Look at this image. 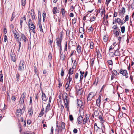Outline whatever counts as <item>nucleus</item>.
Listing matches in <instances>:
<instances>
[{
    "mask_svg": "<svg viewBox=\"0 0 134 134\" xmlns=\"http://www.w3.org/2000/svg\"><path fill=\"white\" fill-rule=\"evenodd\" d=\"M62 97L63 99L64 100L65 107L67 109V111H69V99L68 94L66 93H64L62 94Z\"/></svg>",
    "mask_w": 134,
    "mask_h": 134,
    "instance_id": "f257e3e1",
    "label": "nucleus"
},
{
    "mask_svg": "<svg viewBox=\"0 0 134 134\" xmlns=\"http://www.w3.org/2000/svg\"><path fill=\"white\" fill-rule=\"evenodd\" d=\"M25 96L26 93L23 92L21 94L20 99L19 102L20 105H23Z\"/></svg>",
    "mask_w": 134,
    "mask_h": 134,
    "instance_id": "f03ea898",
    "label": "nucleus"
},
{
    "mask_svg": "<svg viewBox=\"0 0 134 134\" xmlns=\"http://www.w3.org/2000/svg\"><path fill=\"white\" fill-rule=\"evenodd\" d=\"M62 41V39L60 38H59L58 39H56L57 45L58 47L60 48L59 50L60 53H61L62 52V45L61 44Z\"/></svg>",
    "mask_w": 134,
    "mask_h": 134,
    "instance_id": "7ed1b4c3",
    "label": "nucleus"
},
{
    "mask_svg": "<svg viewBox=\"0 0 134 134\" xmlns=\"http://www.w3.org/2000/svg\"><path fill=\"white\" fill-rule=\"evenodd\" d=\"M126 12L125 8L124 7L121 8V10L119 11V15L121 18L124 16V14Z\"/></svg>",
    "mask_w": 134,
    "mask_h": 134,
    "instance_id": "20e7f679",
    "label": "nucleus"
},
{
    "mask_svg": "<svg viewBox=\"0 0 134 134\" xmlns=\"http://www.w3.org/2000/svg\"><path fill=\"white\" fill-rule=\"evenodd\" d=\"M25 62L23 60H21L19 64V70L20 71H23L24 69Z\"/></svg>",
    "mask_w": 134,
    "mask_h": 134,
    "instance_id": "39448f33",
    "label": "nucleus"
},
{
    "mask_svg": "<svg viewBox=\"0 0 134 134\" xmlns=\"http://www.w3.org/2000/svg\"><path fill=\"white\" fill-rule=\"evenodd\" d=\"M102 97H103L102 95V94H100L98 99L96 100V105L99 107L100 105L101 100Z\"/></svg>",
    "mask_w": 134,
    "mask_h": 134,
    "instance_id": "423d86ee",
    "label": "nucleus"
},
{
    "mask_svg": "<svg viewBox=\"0 0 134 134\" xmlns=\"http://www.w3.org/2000/svg\"><path fill=\"white\" fill-rule=\"evenodd\" d=\"M95 96V94L93 92L90 93L87 96V100L88 101L91 100L92 98Z\"/></svg>",
    "mask_w": 134,
    "mask_h": 134,
    "instance_id": "0eeeda50",
    "label": "nucleus"
},
{
    "mask_svg": "<svg viewBox=\"0 0 134 134\" xmlns=\"http://www.w3.org/2000/svg\"><path fill=\"white\" fill-rule=\"evenodd\" d=\"M120 74H122L123 76H125L126 78L128 77V73L126 70H123L122 69H121L120 70Z\"/></svg>",
    "mask_w": 134,
    "mask_h": 134,
    "instance_id": "6e6552de",
    "label": "nucleus"
},
{
    "mask_svg": "<svg viewBox=\"0 0 134 134\" xmlns=\"http://www.w3.org/2000/svg\"><path fill=\"white\" fill-rule=\"evenodd\" d=\"M20 37L21 38V39L24 41V42L26 43V42L27 40V39L24 34L21 33Z\"/></svg>",
    "mask_w": 134,
    "mask_h": 134,
    "instance_id": "1a4fd4ad",
    "label": "nucleus"
},
{
    "mask_svg": "<svg viewBox=\"0 0 134 134\" xmlns=\"http://www.w3.org/2000/svg\"><path fill=\"white\" fill-rule=\"evenodd\" d=\"M22 114V110L20 109H17L16 112V115L18 116H20Z\"/></svg>",
    "mask_w": 134,
    "mask_h": 134,
    "instance_id": "9d476101",
    "label": "nucleus"
},
{
    "mask_svg": "<svg viewBox=\"0 0 134 134\" xmlns=\"http://www.w3.org/2000/svg\"><path fill=\"white\" fill-rule=\"evenodd\" d=\"M29 28L30 30H32V31L34 34L35 33V27L33 23L31 24L30 27Z\"/></svg>",
    "mask_w": 134,
    "mask_h": 134,
    "instance_id": "9b49d317",
    "label": "nucleus"
},
{
    "mask_svg": "<svg viewBox=\"0 0 134 134\" xmlns=\"http://www.w3.org/2000/svg\"><path fill=\"white\" fill-rule=\"evenodd\" d=\"M24 20L25 22L26 21V18L25 15H24V16L23 17L21 18L20 19V25L21 26V27H22V23H23Z\"/></svg>",
    "mask_w": 134,
    "mask_h": 134,
    "instance_id": "f8f14e48",
    "label": "nucleus"
},
{
    "mask_svg": "<svg viewBox=\"0 0 134 134\" xmlns=\"http://www.w3.org/2000/svg\"><path fill=\"white\" fill-rule=\"evenodd\" d=\"M83 119L82 116H79L77 119V122L78 124H81L82 122Z\"/></svg>",
    "mask_w": 134,
    "mask_h": 134,
    "instance_id": "ddd939ff",
    "label": "nucleus"
},
{
    "mask_svg": "<svg viewBox=\"0 0 134 134\" xmlns=\"http://www.w3.org/2000/svg\"><path fill=\"white\" fill-rule=\"evenodd\" d=\"M31 11L32 12V13H31V17L32 20L34 21L35 20V13H34V10L33 9L31 10Z\"/></svg>",
    "mask_w": 134,
    "mask_h": 134,
    "instance_id": "4468645a",
    "label": "nucleus"
},
{
    "mask_svg": "<svg viewBox=\"0 0 134 134\" xmlns=\"http://www.w3.org/2000/svg\"><path fill=\"white\" fill-rule=\"evenodd\" d=\"M12 30L13 32L15 38L19 36V33L16 30L14 29L13 30V29Z\"/></svg>",
    "mask_w": 134,
    "mask_h": 134,
    "instance_id": "2eb2a0df",
    "label": "nucleus"
},
{
    "mask_svg": "<svg viewBox=\"0 0 134 134\" xmlns=\"http://www.w3.org/2000/svg\"><path fill=\"white\" fill-rule=\"evenodd\" d=\"M77 105L79 107H81L83 105V103L81 100L79 99L77 100Z\"/></svg>",
    "mask_w": 134,
    "mask_h": 134,
    "instance_id": "dca6fc26",
    "label": "nucleus"
},
{
    "mask_svg": "<svg viewBox=\"0 0 134 134\" xmlns=\"http://www.w3.org/2000/svg\"><path fill=\"white\" fill-rule=\"evenodd\" d=\"M42 100L44 101H46L47 100L45 94L43 92H42Z\"/></svg>",
    "mask_w": 134,
    "mask_h": 134,
    "instance_id": "f3484780",
    "label": "nucleus"
},
{
    "mask_svg": "<svg viewBox=\"0 0 134 134\" xmlns=\"http://www.w3.org/2000/svg\"><path fill=\"white\" fill-rule=\"evenodd\" d=\"M61 12L62 14V15L63 17L65 16V13L66 12L65 11V10L63 8L61 9Z\"/></svg>",
    "mask_w": 134,
    "mask_h": 134,
    "instance_id": "a211bd4d",
    "label": "nucleus"
},
{
    "mask_svg": "<svg viewBox=\"0 0 134 134\" xmlns=\"http://www.w3.org/2000/svg\"><path fill=\"white\" fill-rule=\"evenodd\" d=\"M115 22L119 24H120L121 23V20L119 18H118L116 19H115Z\"/></svg>",
    "mask_w": 134,
    "mask_h": 134,
    "instance_id": "6ab92c4d",
    "label": "nucleus"
},
{
    "mask_svg": "<svg viewBox=\"0 0 134 134\" xmlns=\"http://www.w3.org/2000/svg\"><path fill=\"white\" fill-rule=\"evenodd\" d=\"M28 113L30 116H32V115L33 113V110L32 107L29 109Z\"/></svg>",
    "mask_w": 134,
    "mask_h": 134,
    "instance_id": "aec40b11",
    "label": "nucleus"
},
{
    "mask_svg": "<svg viewBox=\"0 0 134 134\" xmlns=\"http://www.w3.org/2000/svg\"><path fill=\"white\" fill-rule=\"evenodd\" d=\"M77 51L78 53H80L81 52V47L79 44H78L77 48Z\"/></svg>",
    "mask_w": 134,
    "mask_h": 134,
    "instance_id": "412c9836",
    "label": "nucleus"
},
{
    "mask_svg": "<svg viewBox=\"0 0 134 134\" xmlns=\"http://www.w3.org/2000/svg\"><path fill=\"white\" fill-rule=\"evenodd\" d=\"M74 69L70 68L68 70V74L70 75H71L73 73Z\"/></svg>",
    "mask_w": 134,
    "mask_h": 134,
    "instance_id": "4be33fe9",
    "label": "nucleus"
},
{
    "mask_svg": "<svg viewBox=\"0 0 134 134\" xmlns=\"http://www.w3.org/2000/svg\"><path fill=\"white\" fill-rule=\"evenodd\" d=\"M69 84L70 83H69L68 81H67L65 86V87L67 91H69L70 89V88L69 87Z\"/></svg>",
    "mask_w": 134,
    "mask_h": 134,
    "instance_id": "5701e85b",
    "label": "nucleus"
},
{
    "mask_svg": "<svg viewBox=\"0 0 134 134\" xmlns=\"http://www.w3.org/2000/svg\"><path fill=\"white\" fill-rule=\"evenodd\" d=\"M58 10L57 9V8L56 7H54L53 9V12L54 14H55L58 13Z\"/></svg>",
    "mask_w": 134,
    "mask_h": 134,
    "instance_id": "b1692460",
    "label": "nucleus"
},
{
    "mask_svg": "<svg viewBox=\"0 0 134 134\" xmlns=\"http://www.w3.org/2000/svg\"><path fill=\"white\" fill-rule=\"evenodd\" d=\"M85 118H84L83 119V124H86L87 121L89 119V118L88 117V116L87 115L86 116Z\"/></svg>",
    "mask_w": 134,
    "mask_h": 134,
    "instance_id": "393cba45",
    "label": "nucleus"
},
{
    "mask_svg": "<svg viewBox=\"0 0 134 134\" xmlns=\"http://www.w3.org/2000/svg\"><path fill=\"white\" fill-rule=\"evenodd\" d=\"M101 129L102 132L103 133H104L105 131V127L104 125L102 123V124Z\"/></svg>",
    "mask_w": 134,
    "mask_h": 134,
    "instance_id": "a878e982",
    "label": "nucleus"
},
{
    "mask_svg": "<svg viewBox=\"0 0 134 134\" xmlns=\"http://www.w3.org/2000/svg\"><path fill=\"white\" fill-rule=\"evenodd\" d=\"M40 12H38V23H41V13H40V14H39V13Z\"/></svg>",
    "mask_w": 134,
    "mask_h": 134,
    "instance_id": "bb28decb",
    "label": "nucleus"
},
{
    "mask_svg": "<svg viewBox=\"0 0 134 134\" xmlns=\"http://www.w3.org/2000/svg\"><path fill=\"white\" fill-rule=\"evenodd\" d=\"M95 58H92L91 59L90 63L92 66H93L94 63Z\"/></svg>",
    "mask_w": 134,
    "mask_h": 134,
    "instance_id": "cd10ccee",
    "label": "nucleus"
},
{
    "mask_svg": "<svg viewBox=\"0 0 134 134\" xmlns=\"http://www.w3.org/2000/svg\"><path fill=\"white\" fill-rule=\"evenodd\" d=\"M26 3V0H21V5L23 7H24Z\"/></svg>",
    "mask_w": 134,
    "mask_h": 134,
    "instance_id": "c85d7f7f",
    "label": "nucleus"
},
{
    "mask_svg": "<svg viewBox=\"0 0 134 134\" xmlns=\"http://www.w3.org/2000/svg\"><path fill=\"white\" fill-rule=\"evenodd\" d=\"M16 78L17 81H19L20 78V75L18 72L16 74Z\"/></svg>",
    "mask_w": 134,
    "mask_h": 134,
    "instance_id": "c756f323",
    "label": "nucleus"
},
{
    "mask_svg": "<svg viewBox=\"0 0 134 134\" xmlns=\"http://www.w3.org/2000/svg\"><path fill=\"white\" fill-rule=\"evenodd\" d=\"M42 16L43 18V21L44 22L46 18V13L44 11L43 12Z\"/></svg>",
    "mask_w": 134,
    "mask_h": 134,
    "instance_id": "7c9ffc66",
    "label": "nucleus"
},
{
    "mask_svg": "<svg viewBox=\"0 0 134 134\" xmlns=\"http://www.w3.org/2000/svg\"><path fill=\"white\" fill-rule=\"evenodd\" d=\"M118 30L119 31V32L118 31L116 30L115 34V37H118L119 35V33H121L120 32V29H118Z\"/></svg>",
    "mask_w": 134,
    "mask_h": 134,
    "instance_id": "2f4dec72",
    "label": "nucleus"
},
{
    "mask_svg": "<svg viewBox=\"0 0 134 134\" xmlns=\"http://www.w3.org/2000/svg\"><path fill=\"white\" fill-rule=\"evenodd\" d=\"M121 31L122 33H124L125 31V27L124 26L121 27Z\"/></svg>",
    "mask_w": 134,
    "mask_h": 134,
    "instance_id": "473e14b6",
    "label": "nucleus"
},
{
    "mask_svg": "<svg viewBox=\"0 0 134 134\" xmlns=\"http://www.w3.org/2000/svg\"><path fill=\"white\" fill-rule=\"evenodd\" d=\"M65 123L63 122H62L61 127L63 130L65 128Z\"/></svg>",
    "mask_w": 134,
    "mask_h": 134,
    "instance_id": "72a5a7b5",
    "label": "nucleus"
},
{
    "mask_svg": "<svg viewBox=\"0 0 134 134\" xmlns=\"http://www.w3.org/2000/svg\"><path fill=\"white\" fill-rule=\"evenodd\" d=\"M38 24L39 28L40 29V31L43 32V30L42 27V25H41V23H39Z\"/></svg>",
    "mask_w": 134,
    "mask_h": 134,
    "instance_id": "f704fd0d",
    "label": "nucleus"
},
{
    "mask_svg": "<svg viewBox=\"0 0 134 134\" xmlns=\"http://www.w3.org/2000/svg\"><path fill=\"white\" fill-rule=\"evenodd\" d=\"M84 29L82 27H80L79 29V31L80 33H82L83 32H84Z\"/></svg>",
    "mask_w": 134,
    "mask_h": 134,
    "instance_id": "c9c22d12",
    "label": "nucleus"
},
{
    "mask_svg": "<svg viewBox=\"0 0 134 134\" xmlns=\"http://www.w3.org/2000/svg\"><path fill=\"white\" fill-rule=\"evenodd\" d=\"M15 17V12H14L12 14V17L10 19V21H12Z\"/></svg>",
    "mask_w": 134,
    "mask_h": 134,
    "instance_id": "e433bc0d",
    "label": "nucleus"
},
{
    "mask_svg": "<svg viewBox=\"0 0 134 134\" xmlns=\"http://www.w3.org/2000/svg\"><path fill=\"white\" fill-rule=\"evenodd\" d=\"M112 73L113 75V74L114 75L116 76L118 74V72L116 70H113L112 71Z\"/></svg>",
    "mask_w": 134,
    "mask_h": 134,
    "instance_id": "4c0bfd02",
    "label": "nucleus"
},
{
    "mask_svg": "<svg viewBox=\"0 0 134 134\" xmlns=\"http://www.w3.org/2000/svg\"><path fill=\"white\" fill-rule=\"evenodd\" d=\"M94 43L93 42H91L90 43V48L91 49H93V48Z\"/></svg>",
    "mask_w": 134,
    "mask_h": 134,
    "instance_id": "58836bf2",
    "label": "nucleus"
},
{
    "mask_svg": "<svg viewBox=\"0 0 134 134\" xmlns=\"http://www.w3.org/2000/svg\"><path fill=\"white\" fill-rule=\"evenodd\" d=\"M64 70L62 68V69L61 71L60 74V75L62 77H63L64 76Z\"/></svg>",
    "mask_w": 134,
    "mask_h": 134,
    "instance_id": "ea45409f",
    "label": "nucleus"
},
{
    "mask_svg": "<svg viewBox=\"0 0 134 134\" xmlns=\"http://www.w3.org/2000/svg\"><path fill=\"white\" fill-rule=\"evenodd\" d=\"M103 39L104 41L105 42H106L108 40V38L106 36L104 35V36L103 38Z\"/></svg>",
    "mask_w": 134,
    "mask_h": 134,
    "instance_id": "a19ab883",
    "label": "nucleus"
},
{
    "mask_svg": "<svg viewBox=\"0 0 134 134\" xmlns=\"http://www.w3.org/2000/svg\"><path fill=\"white\" fill-rule=\"evenodd\" d=\"M3 77L2 73L0 74V81L1 82H3Z\"/></svg>",
    "mask_w": 134,
    "mask_h": 134,
    "instance_id": "79ce46f5",
    "label": "nucleus"
},
{
    "mask_svg": "<svg viewBox=\"0 0 134 134\" xmlns=\"http://www.w3.org/2000/svg\"><path fill=\"white\" fill-rule=\"evenodd\" d=\"M11 57V60L13 61V62H15L16 61L15 59V56H11V57Z\"/></svg>",
    "mask_w": 134,
    "mask_h": 134,
    "instance_id": "37998d69",
    "label": "nucleus"
},
{
    "mask_svg": "<svg viewBox=\"0 0 134 134\" xmlns=\"http://www.w3.org/2000/svg\"><path fill=\"white\" fill-rule=\"evenodd\" d=\"M33 23L31 19H30L28 22V26L29 27H30V25L31 24Z\"/></svg>",
    "mask_w": 134,
    "mask_h": 134,
    "instance_id": "c03bdc74",
    "label": "nucleus"
},
{
    "mask_svg": "<svg viewBox=\"0 0 134 134\" xmlns=\"http://www.w3.org/2000/svg\"><path fill=\"white\" fill-rule=\"evenodd\" d=\"M44 108H43V107H42V109H41V111L40 113L41 114L43 115L44 113Z\"/></svg>",
    "mask_w": 134,
    "mask_h": 134,
    "instance_id": "a18cd8bd",
    "label": "nucleus"
},
{
    "mask_svg": "<svg viewBox=\"0 0 134 134\" xmlns=\"http://www.w3.org/2000/svg\"><path fill=\"white\" fill-rule=\"evenodd\" d=\"M65 58V55H62L61 54V56H60V58L62 60H64Z\"/></svg>",
    "mask_w": 134,
    "mask_h": 134,
    "instance_id": "49530a36",
    "label": "nucleus"
},
{
    "mask_svg": "<svg viewBox=\"0 0 134 134\" xmlns=\"http://www.w3.org/2000/svg\"><path fill=\"white\" fill-rule=\"evenodd\" d=\"M93 29L92 26L90 27L88 30V32H90L93 31Z\"/></svg>",
    "mask_w": 134,
    "mask_h": 134,
    "instance_id": "de8ad7c7",
    "label": "nucleus"
},
{
    "mask_svg": "<svg viewBox=\"0 0 134 134\" xmlns=\"http://www.w3.org/2000/svg\"><path fill=\"white\" fill-rule=\"evenodd\" d=\"M69 119L70 121H72L74 120L73 118L72 115H69Z\"/></svg>",
    "mask_w": 134,
    "mask_h": 134,
    "instance_id": "09e8293b",
    "label": "nucleus"
},
{
    "mask_svg": "<svg viewBox=\"0 0 134 134\" xmlns=\"http://www.w3.org/2000/svg\"><path fill=\"white\" fill-rule=\"evenodd\" d=\"M96 19V17L94 16H93L92 18H91L90 19V22H92L95 20Z\"/></svg>",
    "mask_w": 134,
    "mask_h": 134,
    "instance_id": "8fccbe9b",
    "label": "nucleus"
},
{
    "mask_svg": "<svg viewBox=\"0 0 134 134\" xmlns=\"http://www.w3.org/2000/svg\"><path fill=\"white\" fill-rule=\"evenodd\" d=\"M18 43H19V49L18 51L19 52L20 51V48L21 46V43L20 42H18Z\"/></svg>",
    "mask_w": 134,
    "mask_h": 134,
    "instance_id": "3c124183",
    "label": "nucleus"
},
{
    "mask_svg": "<svg viewBox=\"0 0 134 134\" xmlns=\"http://www.w3.org/2000/svg\"><path fill=\"white\" fill-rule=\"evenodd\" d=\"M24 134H34V133L31 132H26L24 133Z\"/></svg>",
    "mask_w": 134,
    "mask_h": 134,
    "instance_id": "603ef678",
    "label": "nucleus"
},
{
    "mask_svg": "<svg viewBox=\"0 0 134 134\" xmlns=\"http://www.w3.org/2000/svg\"><path fill=\"white\" fill-rule=\"evenodd\" d=\"M111 0H106L105 4L107 5V7L108 6V4Z\"/></svg>",
    "mask_w": 134,
    "mask_h": 134,
    "instance_id": "864d4df0",
    "label": "nucleus"
},
{
    "mask_svg": "<svg viewBox=\"0 0 134 134\" xmlns=\"http://www.w3.org/2000/svg\"><path fill=\"white\" fill-rule=\"evenodd\" d=\"M76 19L75 18H74L72 20V23H73L74 24H75L76 23Z\"/></svg>",
    "mask_w": 134,
    "mask_h": 134,
    "instance_id": "5fc2aeb1",
    "label": "nucleus"
},
{
    "mask_svg": "<svg viewBox=\"0 0 134 134\" xmlns=\"http://www.w3.org/2000/svg\"><path fill=\"white\" fill-rule=\"evenodd\" d=\"M7 37L6 35H4V41L5 42H6L7 41Z\"/></svg>",
    "mask_w": 134,
    "mask_h": 134,
    "instance_id": "6e6d98bb",
    "label": "nucleus"
},
{
    "mask_svg": "<svg viewBox=\"0 0 134 134\" xmlns=\"http://www.w3.org/2000/svg\"><path fill=\"white\" fill-rule=\"evenodd\" d=\"M118 28V27L117 25H114L112 27V28L114 29L115 30Z\"/></svg>",
    "mask_w": 134,
    "mask_h": 134,
    "instance_id": "4d7b16f0",
    "label": "nucleus"
},
{
    "mask_svg": "<svg viewBox=\"0 0 134 134\" xmlns=\"http://www.w3.org/2000/svg\"><path fill=\"white\" fill-rule=\"evenodd\" d=\"M108 64L110 65H112L113 64V62L111 60L108 61Z\"/></svg>",
    "mask_w": 134,
    "mask_h": 134,
    "instance_id": "13d9d810",
    "label": "nucleus"
},
{
    "mask_svg": "<svg viewBox=\"0 0 134 134\" xmlns=\"http://www.w3.org/2000/svg\"><path fill=\"white\" fill-rule=\"evenodd\" d=\"M126 21H127L126 20H124V19H123L122 20H121V25H122L124 23H125Z\"/></svg>",
    "mask_w": 134,
    "mask_h": 134,
    "instance_id": "bf43d9fd",
    "label": "nucleus"
},
{
    "mask_svg": "<svg viewBox=\"0 0 134 134\" xmlns=\"http://www.w3.org/2000/svg\"><path fill=\"white\" fill-rule=\"evenodd\" d=\"M48 59L50 60H51L52 59V56L51 54H49L48 57Z\"/></svg>",
    "mask_w": 134,
    "mask_h": 134,
    "instance_id": "052dcab7",
    "label": "nucleus"
},
{
    "mask_svg": "<svg viewBox=\"0 0 134 134\" xmlns=\"http://www.w3.org/2000/svg\"><path fill=\"white\" fill-rule=\"evenodd\" d=\"M125 20L126 21H128L129 20V17L128 15H127L125 17Z\"/></svg>",
    "mask_w": 134,
    "mask_h": 134,
    "instance_id": "680f3d73",
    "label": "nucleus"
},
{
    "mask_svg": "<svg viewBox=\"0 0 134 134\" xmlns=\"http://www.w3.org/2000/svg\"><path fill=\"white\" fill-rule=\"evenodd\" d=\"M16 99V98L14 96H13L11 98V100L13 101H15Z\"/></svg>",
    "mask_w": 134,
    "mask_h": 134,
    "instance_id": "e2e57ef3",
    "label": "nucleus"
},
{
    "mask_svg": "<svg viewBox=\"0 0 134 134\" xmlns=\"http://www.w3.org/2000/svg\"><path fill=\"white\" fill-rule=\"evenodd\" d=\"M53 128L52 126H51V133L50 134H53Z\"/></svg>",
    "mask_w": 134,
    "mask_h": 134,
    "instance_id": "0e129e2a",
    "label": "nucleus"
},
{
    "mask_svg": "<svg viewBox=\"0 0 134 134\" xmlns=\"http://www.w3.org/2000/svg\"><path fill=\"white\" fill-rule=\"evenodd\" d=\"M48 44H49L50 46L51 47H52V40H48Z\"/></svg>",
    "mask_w": 134,
    "mask_h": 134,
    "instance_id": "69168bd1",
    "label": "nucleus"
},
{
    "mask_svg": "<svg viewBox=\"0 0 134 134\" xmlns=\"http://www.w3.org/2000/svg\"><path fill=\"white\" fill-rule=\"evenodd\" d=\"M83 75H81L80 76V82L82 81V79H83Z\"/></svg>",
    "mask_w": 134,
    "mask_h": 134,
    "instance_id": "338daca9",
    "label": "nucleus"
},
{
    "mask_svg": "<svg viewBox=\"0 0 134 134\" xmlns=\"http://www.w3.org/2000/svg\"><path fill=\"white\" fill-rule=\"evenodd\" d=\"M100 131V130H99V129H97L95 131V132H96V133H99Z\"/></svg>",
    "mask_w": 134,
    "mask_h": 134,
    "instance_id": "774afa93",
    "label": "nucleus"
}]
</instances>
